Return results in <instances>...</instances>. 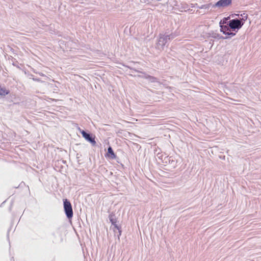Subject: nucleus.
Instances as JSON below:
<instances>
[{"label": "nucleus", "mask_w": 261, "mask_h": 261, "mask_svg": "<svg viewBox=\"0 0 261 261\" xmlns=\"http://www.w3.org/2000/svg\"><path fill=\"white\" fill-rule=\"evenodd\" d=\"M48 240L53 244H59L63 242V232L61 227L56 228L48 237Z\"/></svg>", "instance_id": "obj_1"}, {"label": "nucleus", "mask_w": 261, "mask_h": 261, "mask_svg": "<svg viewBox=\"0 0 261 261\" xmlns=\"http://www.w3.org/2000/svg\"><path fill=\"white\" fill-rule=\"evenodd\" d=\"M241 16H242V20L233 19L229 21L228 24L232 30L235 31L236 29L239 30L243 25L244 21L247 18V15L244 13L243 15L242 14Z\"/></svg>", "instance_id": "obj_2"}, {"label": "nucleus", "mask_w": 261, "mask_h": 261, "mask_svg": "<svg viewBox=\"0 0 261 261\" xmlns=\"http://www.w3.org/2000/svg\"><path fill=\"white\" fill-rule=\"evenodd\" d=\"M174 37L172 34L171 35H160L156 43V48L158 49H161L166 47V44L168 43V41L171 38ZM167 47V46H166Z\"/></svg>", "instance_id": "obj_3"}, {"label": "nucleus", "mask_w": 261, "mask_h": 261, "mask_svg": "<svg viewBox=\"0 0 261 261\" xmlns=\"http://www.w3.org/2000/svg\"><path fill=\"white\" fill-rule=\"evenodd\" d=\"M77 129L86 141L90 142L93 146H96L95 136L94 135L90 132L82 129L80 127H78Z\"/></svg>", "instance_id": "obj_4"}, {"label": "nucleus", "mask_w": 261, "mask_h": 261, "mask_svg": "<svg viewBox=\"0 0 261 261\" xmlns=\"http://www.w3.org/2000/svg\"><path fill=\"white\" fill-rule=\"evenodd\" d=\"M63 207L66 217L71 219L73 217V213L71 204L68 199H63Z\"/></svg>", "instance_id": "obj_5"}, {"label": "nucleus", "mask_w": 261, "mask_h": 261, "mask_svg": "<svg viewBox=\"0 0 261 261\" xmlns=\"http://www.w3.org/2000/svg\"><path fill=\"white\" fill-rule=\"evenodd\" d=\"M232 3V0H219L213 5V8H224L228 6Z\"/></svg>", "instance_id": "obj_6"}, {"label": "nucleus", "mask_w": 261, "mask_h": 261, "mask_svg": "<svg viewBox=\"0 0 261 261\" xmlns=\"http://www.w3.org/2000/svg\"><path fill=\"white\" fill-rule=\"evenodd\" d=\"M220 24H221V21L220 22ZM220 27L221 32H222L224 34L227 35L228 36H232L235 35L234 33L231 32V29H230L229 25H222L220 24Z\"/></svg>", "instance_id": "obj_7"}, {"label": "nucleus", "mask_w": 261, "mask_h": 261, "mask_svg": "<svg viewBox=\"0 0 261 261\" xmlns=\"http://www.w3.org/2000/svg\"><path fill=\"white\" fill-rule=\"evenodd\" d=\"M107 156L111 159H115L117 158V155L115 154L113 148L110 146H109L108 148Z\"/></svg>", "instance_id": "obj_8"}, {"label": "nucleus", "mask_w": 261, "mask_h": 261, "mask_svg": "<svg viewBox=\"0 0 261 261\" xmlns=\"http://www.w3.org/2000/svg\"><path fill=\"white\" fill-rule=\"evenodd\" d=\"M168 164L172 168H175L177 166V161L173 156H170L168 159Z\"/></svg>", "instance_id": "obj_9"}, {"label": "nucleus", "mask_w": 261, "mask_h": 261, "mask_svg": "<svg viewBox=\"0 0 261 261\" xmlns=\"http://www.w3.org/2000/svg\"><path fill=\"white\" fill-rule=\"evenodd\" d=\"M10 91L9 90L6 88L5 87H1L0 86V96H5L9 94Z\"/></svg>", "instance_id": "obj_10"}, {"label": "nucleus", "mask_w": 261, "mask_h": 261, "mask_svg": "<svg viewBox=\"0 0 261 261\" xmlns=\"http://www.w3.org/2000/svg\"><path fill=\"white\" fill-rule=\"evenodd\" d=\"M109 218L112 225L117 223V219L114 213H111L109 216Z\"/></svg>", "instance_id": "obj_11"}, {"label": "nucleus", "mask_w": 261, "mask_h": 261, "mask_svg": "<svg viewBox=\"0 0 261 261\" xmlns=\"http://www.w3.org/2000/svg\"><path fill=\"white\" fill-rule=\"evenodd\" d=\"M144 78L147 79L149 81H150L151 83L158 82V79L156 77L149 75H146Z\"/></svg>", "instance_id": "obj_12"}, {"label": "nucleus", "mask_w": 261, "mask_h": 261, "mask_svg": "<svg viewBox=\"0 0 261 261\" xmlns=\"http://www.w3.org/2000/svg\"><path fill=\"white\" fill-rule=\"evenodd\" d=\"M113 225L114 226V231L115 232V235H116L117 234V232H116V230H121V227L118 226L116 223H115L114 224H113Z\"/></svg>", "instance_id": "obj_13"}, {"label": "nucleus", "mask_w": 261, "mask_h": 261, "mask_svg": "<svg viewBox=\"0 0 261 261\" xmlns=\"http://www.w3.org/2000/svg\"><path fill=\"white\" fill-rule=\"evenodd\" d=\"M156 156H157V157H158L159 159H160V160H162V161L163 160V159H163V155L162 154L159 153H158V154H157V155H156Z\"/></svg>", "instance_id": "obj_14"}, {"label": "nucleus", "mask_w": 261, "mask_h": 261, "mask_svg": "<svg viewBox=\"0 0 261 261\" xmlns=\"http://www.w3.org/2000/svg\"><path fill=\"white\" fill-rule=\"evenodd\" d=\"M169 157V156H165V157L164 158L163 160V162L164 163H166V164L168 163V160L167 159H168Z\"/></svg>", "instance_id": "obj_15"}, {"label": "nucleus", "mask_w": 261, "mask_h": 261, "mask_svg": "<svg viewBox=\"0 0 261 261\" xmlns=\"http://www.w3.org/2000/svg\"><path fill=\"white\" fill-rule=\"evenodd\" d=\"M213 5L212 4H211V3H210V4H206V5H205V9H209L210 8H211V7L213 8Z\"/></svg>", "instance_id": "obj_16"}, {"label": "nucleus", "mask_w": 261, "mask_h": 261, "mask_svg": "<svg viewBox=\"0 0 261 261\" xmlns=\"http://www.w3.org/2000/svg\"><path fill=\"white\" fill-rule=\"evenodd\" d=\"M121 230H118V234H117V237H118V240L120 239V236L121 235Z\"/></svg>", "instance_id": "obj_17"}, {"label": "nucleus", "mask_w": 261, "mask_h": 261, "mask_svg": "<svg viewBox=\"0 0 261 261\" xmlns=\"http://www.w3.org/2000/svg\"><path fill=\"white\" fill-rule=\"evenodd\" d=\"M127 67L129 68L131 70H134L135 71L137 72H139V73H142V72H140L139 71V70H136V69H134V68H132V67H130L128 66H126Z\"/></svg>", "instance_id": "obj_18"}, {"label": "nucleus", "mask_w": 261, "mask_h": 261, "mask_svg": "<svg viewBox=\"0 0 261 261\" xmlns=\"http://www.w3.org/2000/svg\"><path fill=\"white\" fill-rule=\"evenodd\" d=\"M205 5H202L200 8V9H205Z\"/></svg>", "instance_id": "obj_19"}, {"label": "nucleus", "mask_w": 261, "mask_h": 261, "mask_svg": "<svg viewBox=\"0 0 261 261\" xmlns=\"http://www.w3.org/2000/svg\"><path fill=\"white\" fill-rule=\"evenodd\" d=\"M13 51H14V53H15L17 52L18 51V50L15 49V50H13Z\"/></svg>", "instance_id": "obj_20"}, {"label": "nucleus", "mask_w": 261, "mask_h": 261, "mask_svg": "<svg viewBox=\"0 0 261 261\" xmlns=\"http://www.w3.org/2000/svg\"><path fill=\"white\" fill-rule=\"evenodd\" d=\"M13 65H14V66H16V64H15L14 63H13ZM17 67L18 68H19V67H18V66H17Z\"/></svg>", "instance_id": "obj_21"}, {"label": "nucleus", "mask_w": 261, "mask_h": 261, "mask_svg": "<svg viewBox=\"0 0 261 261\" xmlns=\"http://www.w3.org/2000/svg\"><path fill=\"white\" fill-rule=\"evenodd\" d=\"M134 41L136 42H137V40L135 39V40H134Z\"/></svg>", "instance_id": "obj_22"}]
</instances>
